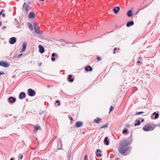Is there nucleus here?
Returning a JSON list of instances; mask_svg holds the SVG:
<instances>
[{"mask_svg":"<svg viewBox=\"0 0 160 160\" xmlns=\"http://www.w3.org/2000/svg\"><path fill=\"white\" fill-rule=\"evenodd\" d=\"M131 143V141L129 142L126 140L121 141L120 142L119 147L118 148L119 152L121 154H125V155L128 154L131 150V147L128 146Z\"/></svg>","mask_w":160,"mask_h":160,"instance_id":"obj_1","label":"nucleus"},{"mask_svg":"<svg viewBox=\"0 0 160 160\" xmlns=\"http://www.w3.org/2000/svg\"><path fill=\"white\" fill-rule=\"evenodd\" d=\"M155 127H152L149 124H147L143 128V130L145 131H152L154 129Z\"/></svg>","mask_w":160,"mask_h":160,"instance_id":"obj_2","label":"nucleus"},{"mask_svg":"<svg viewBox=\"0 0 160 160\" xmlns=\"http://www.w3.org/2000/svg\"><path fill=\"white\" fill-rule=\"evenodd\" d=\"M27 94L30 96L33 97L36 95V92L32 89L29 88L28 90Z\"/></svg>","mask_w":160,"mask_h":160,"instance_id":"obj_3","label":"nucleus"},{"mask_svg":"<svg viewBox=\"0 0 160 160\" xmlns=\"http://www.w3.org/2000/svg\"><path fill=\"white\" fill-rule=\"evenodd\" d=\"M0 65L4 67H8L10 65V64L4 61H1L0 62Z\"/></svg>","mask_w":160,"mask_h":160,"instance_id":"obj_4","label":"nucleus"},{"mask_svg":"<svg viewBox=\"0 0 160 160\" xmlns=\"http://www.w3.org/2000/svg\"><path fill=\"white\" fill-rule=\"evenodd\" d=\"M16 41V38L15 37H12L10 38L9 40V42L11 44H13L15 43Z\"/></svg>","mask_w":160,"mask_h":160,"instance_id":"obj_5","label":"nucleus"},{"mask_svg":"<svg viewBox=\"0 0 160 160\" xmlns=\"http://www.w3.org/2000/svg\"><path fill=\"white\" fill-rule=\"evenodd\" d=\"M39 50V52L41 53H42L44 52L45 50L44 48L41 45H39L38 46Z\"/></svg>","mask_w":160,"mask_h":160,"instance_id":"obj_6","label":"nucleus"},{"mask_svg":"<svg viewBox=\"0 0 160 160\" xmlns=\"http://www.w3.org/2000/svg\"><path fill=\"white\" fill-rule=\"evenodd\" d=\"M26 3L24 2V4L23 5L22 9L24 10L26 12H28V5H26Z\"/></svg>","mask_w":160,"mask_h":160,"instance_id":"obj_7","label":"nucleus"},{"mask_svg":"<svg viewBox=\"0 0 160 160\" xmlns=\"http://www.w3.org/2000/svg\"><path fill=\"white\" fill-rule=\"evenodd\" d=\"M26 96V93L23 92H22L20 93L19 95V98L20 99H22L25 98Z\"/></svg>","mask_w":160,"mask_h":160,"instance_id":"obj_8","label":"nucleus"},{"mask_svg":"<svg viewBox=\"0 0 160 160\" xmlns=\"http://www.w3.org/2000/svg\"><path fill=\"white\" fill-rule=\"evenodd\" d=\"M16 101V98L12 96L9 97L8 98V101L11 103L15 102Z\"/></svg>","mask_w":160,"mask_h":160,"instance_id":"obj_9","label":"nucleus"},{"mask_svg":"<svg viewBox=\"0 0 160 160\" xmlns=\"http://www.w3.org/2000/svg\"><path fill=\"white\" fill-rule=\"evenodd\" d=\"M27 45V43L26 42H24L23 43L22 48L21 50V51H20L21 52H23L25 51Z\"/></svg>","mask_w":160,"mask_h":160,"instance_id":"obj_10","label":"nucleus"},{"mask_svg":"<svg viewBox=\"0 0 160 160\" xmlns=\"http://www.w3.org/2000/svg\"><path fill=\"white\" fill-rule=\"evenodd\" d=\"M120 9V8L119 7L117 6L115 7L113 9V10L114 12V13L115 14H117Z\"/></svg>","mask_w":160,"mask_h":160,"instance_id":"obj_11","label":"nucleus"},{"mask_svg":"<svg viewBox=\"0 0 160 160\" xmlns=\"http://www.w3.org/2000/svg\"><path fill=\"white\" fill-rule=\"evenodd\" d=\"M83 122L81 121L77 122L76 123V126L77 127L79 128L82 126Z\"/></svg>","mask_w":160,"mask_h":160,"instance_id":"obj_12","label":"nucleus"},{"mask_svg":"<svg viewBox=\"0 0 160 160\" xmlns=\"http://www.w3.org/2000/svg\"><path fill=\"white\" fill-rule=\"evenodd\" d=\"M102 119L99 118L97 117L93 120L94 122L95 123L98 124L101 121Z\"/></svg>","mask_w":160,"mask_h":160,"instance_id":"obj_13","label":"nucleus"},{"mask_svg":"<svg viewBox=\"0 0 160 160\" xmlns=\"http://www.w3.org/2000/svg\"><path fill=\"white\" fill-rule=\"evenodd\" d=\"M101 152V151L99 149H98L97 150L96 152V156L98 157H100L102 156V155L101 153L99 152Z\"/></svg>","mask_w":160,"mask_h":160,"instance_id":"obj_14","label":"nucleus"},{"mask_svg":"<svg viewBox=\"0 0 160 160\" xmlns=\"http://www.w3.org/2000/svg\"><path fill=\"white\" fill-rule=\"evenodd\" d=\"M28 17L29 18H35L34 13L33 12H30Z\"/></svg>","mask_w":160,"mask_h":160,"instance_id":"obj_15","label":"nucleus"},{"mask_svg":"<svg viewBox=\"0 0 160 160\" xmlns=\"http://www.w3.org/2000/svg\"><path fill=\"white\" fill-rule=\"evenodd\" d=\"M134 24V22L132 20L130 22H128L126 24L127 27H129L133 25Z\"/></svg>","mask_w":160,"mask_h":160,"instance_id":"obj_16","label":"nucleus"},{"mask_svg":"<svg viewBox=\"0 0 160 160\" xmlns=\"http://www.w3.org/2000/svg\"><path fill=\"white\" fill-rule=\"evenodd\" d=\"M85 70L87 71H92V68L90 66H88L87 67L85 68Z\"/></svg>","mask_w":160,"mask_h":160,"instance_id":"obj_17","label":"nucleus"},{"mask_svg":"<svg viewBox=\"0 0 160 160\" xmlns=\"http://www.w3.org/2000/svg\"><path fill=\"white\" fill-rule=\"evenodd\" d=\"M104 142L106 145H108L109 144V141L108 140V138L107 137H106L105 138Z\"/></svg>","mask_w":160,"mask_h":160,"instance_id":"obj_18","label":"nucleus"},{"mask_svg":"<svg viewBox=\"0 0 160 160\" xmlns=\"http://www.w3.org/2000/svg\"><path fill=\"white\" fill-rule=\"evenodd\" d=\"M127 14L128 17H131L133 15V13L131 10H129L127 12Z\"/></svg>","mask_w":160,"mask_h":160,"instance_id":"obj_19","label":"nucleus"},{"mask_svg":"<svg viewBox=\"0 0 160 160\" xmlns=\"http://www.w3.org/2000/svg\"><path fill=\"white\" fill-rule=\"evenodd\" d=\"M153 115H155L154 119H157L159 117V114L158 113H156V112H154L152 113Z\"/></svg>","mask_w":160,"mask_h":160,"instance_id":"obj_20","label":"nucleus"},{"mask_svg":"<svg viewBox=\"0 0 160 160\" xmlns=\"http://www.w3.org/2000/svg\"><path fill=\"white\" fill-rule=\"evenodd\" d=\"M72 76L71 75H68V79L70 82H72L73 81V79L72 78Z\"/></svg>","mask_w":160,"mask_h":160,"instance_id":"obj_21","label":"nucleus"},{"mask_svg":"<svg viewBox=\"0 0 160 160\" xmlns=\"http://www.w3.org/2000/svg\"><path fill=\"white\" fill-rule=\"evenodd\" d=\"M35 31L36 33L40 35L42 34V32L41 31H40L38 28L37 30H35Z\"/></svg>","mask_w":160,"mask_h":160,"instance_id":"obj_22","label":"nucleus"},{"mask_svg":"<svg viewBox=\"0 0 160 160\" xmlns=\"http://www.w3.org/2000/svg\"><path fill=\"white\" fill-rule=\"evenodd\" d=\"M28 25L29 26V28L31 30H32V31L33 30V26H32V25L30 23H29V22H28Z\"/></svg>","mask_w":160,"mask_h":160,"instance_id":"obj_23","label":"nucleus"},{"mask_svg":"<svg viewBox=\"0 0 160 160\" xmlns=\"http://www.w3.org/2000/svg\"><path fill=\"white\" fill-rule=\"evenodd\" d=\"M136 122H137L134 124L135 126L138 125L141 123V122L139 120H136Z\"/></svg>","mask_w":160,"mask_h":160,"instance_id":"obj_24","label":"nucleus"},{"mask_svg":"<svg viewBox=\"0 0 160 160\" xmlns=\"http://www.w3.org/2000/svg\"><path fill=\"white\" fill-rule=\"evenodd\" d=\"M40 128L39 126H36L35 127V131L34 132H36L39 129H40Z\"/></svg>","mask_w":160,"mask_h":160,"instance_id":"obj_25","label":"nucleus"},{"mask_svg":"<svg viewBox=\"0 0 160 160\" xmlns=\"http://www.w3.org/2000/svg\"><path fill=\"white\" fill-rule=\"evenodd\" d=\"M33 26L35 30L38 28V25L37 24H34Z\"/></svg>","mask_w":160,"mask_h":160,"instance_id":"obj_26","label":"nucleus"},{"mask_svg":"<svg viewBox=\"0 0 160 160\" xmlns=\"http://www.w3.org/2000/svg\"><path fill=\"white\" fill-rule=\"evenodd\" d=\"M23 155L22 154H19V155H18V159L19 160H21L22 159V158H23Z\"/></svg>","mask_w":160,"mask_h":160,"instance_id":"obj_27","label":"nucleus"},{"mask_svg":"<svg viewBox=\"0 0 160 160\" xmlns=\"http://www.w3.org/2000/svg\"><path fill=\"white\" fill-rule=\"evenodd\" d=\"M144 112H137L135 114V115H139L140 114H142L144 113Z\"/></svg>","mask_w":160,"mask_h":160,"instance_id":"obj_28","label":"nucleus"},{"mask_svg":"<svg viewBox=\"0 0 160 160\" xmlns=\"http://www.w3.org/2000/svg\"><path fill=\"white\" fill-rule=\"evenodd\" d=\"M108 124L107 123L106 124L104 125L102 127H101V128H106L108 127Z\"/></svg>","mask_w":160,"mask_h":160,"instance_id":"obj_29","label":"nucleus"},{"mask_svg":"<svg viewBox=\"0 0 160 160\" xmlns=\"http://www.w3.org/2000/svg\"><path fill=\"white\" fill-rule=\"evenodd\" d=\"M113 109H114V108H113V107H112V106H111V107H110V111H109V113H110V112H111L113 110Z\"/></svg>","mask_w":160,"mask_h":160,"instance_id":"obj_30","label":"nucleus"},{"mask_svg":"<svg viewBox=\"0 0 160 160\" xmlns=\"http://www.w3.org/2000/svg\"><path fill=\"white\" fill-rule=\"evenodd\" d=\"M127 131H128V129H124L123 130V132H122V133L125 134V133H126L127 132Z\"/></svg>","mask_w":160,"mask_h":160,"instance_id":"obj_31","label":"nucleus"},{"mask_svg":"<svg viewBox=\"0 0 160 160\" xmlns=\"http://www.w3.org/2000/svg\"><path fill=\"white\" fill-rule=\"evenodd\" d=\"M56 103H58V106L60 105V101L59 100H57L56 101Z\"/></svg>","mask_w":160,"mask_h":160,"instance_id":"obj_32","label":"nucleus"},{"mask_svg":"<svg viewBox=\"0 0 160 160\" xmlns=\"http://www.w3.org/2000/svg\"><path fill=\"white\" fill-rule=\"evenodd\" d=\"M22 55V53H21V54H20L19 55H18V58H20V57H21Z\"/></svg>","mask_w":160,"mask_h":160,"instance_id":"obj_33","label":"nucleus"},{"mask_svg":"<svg viewBox=\"0 0 160 160\" xmlns=\"http://www.w3.org/2000/svg\"><path fill=\"white\" fill-rule=\"evenodd\" d=\"M84 160H88V158L86 155L84 157Z\"/></svg>","mask_w":160,"mask_h":160,"instance_id":"obj_34","label":"nucleus"},{"mask_svg":"<svg viewBox=\"0 0 160 160\" xmlns=\"http://www.w3.org/2000/svg\"><path fill=\"white\" fill-rule=\"evenodd\" d=\"M56 56V53H53L52 54V57H54Z\"/></svg>","mask_w":160,"mask_h":160,"instance_id":"obj_35","label":"nucleus"},{"mask_svg":"<svg viewBox=\"0 0 160 160\" xmlns=\"http://www.w3.org/2000/svg\"><path fill=\"white\" fill-rule=\"evenodd\" d=\"M51 59L52 61H54L55 60V58L54 57H52L51 58Z\"/></svg>","mask_w":160,"mask_h":160,"instance_id":"obj_36","label":"nucleus"},{"mask_svg":"<svg viewBox=\"0 0 160 160\" xmlns=\"http://www.w3.org/2000/svg\"><path fill=\"white\" fill-rule=\"evenodd\" d=\"M97 59L98 61L101 60L100 57H97Z\"/></svg>","mask_w":160,"mask_h":160,"instance_id":"obj_37","label":"nucleus"},{"mask_svg":"<svg viewBox=\"0 0 160 160\" xmlns=\"http://www.w3.org/2000/svg\"><path fill=\"white\" fill-rule=\"evenodd\" d=\"M117 50V48H114V51H113V53L114 54H115V51Z\"/></svg>","mask_w":160,"mask_h":160,"instance_id":"obj_38","label":"nucleus"},{"mask_svg":"<svg viewBox=\"0 0 160 160\" xmlns=\"http://www.w3.org/2000/svg\"><path fill=\"white\" fill-rule=\"evenodd\" d=\"M3 11H4V10L3 9H2V11L0 12V15H1L2 14Z\"/></svg>","mask_w":160,"mask_h":160,"instance_id":"obj_39","label":"nucleus"},{"mask_svg":"<svg viewBox=\"0 0 160 160\" xmlns=\"http://www.w3.org/2000/svg\"><path fill=\"white\" fill-rule=\"evenodd\" d=\"M6 28V26H3V27H2V29H5V28Z\"/></svg>","mask_w":160,"mask_h":160,"instance_id":"obj_40","label":"nucleus"},{"mask_svg":"<svg viewBox=\"0 0 160 160\" xmlns=\"http://www.w3.org/2000/svg\"><path fill=\"white\" fill-rule=\"evenodd\" d=\"M144 8H142V9H140V8L139 9H138V12H139V11H140V10H142V9H143Z\"/></svg>","mask_w":160,"mask_h":160,"instance_id":"obj_41","label":"nucleus"},{"mask_svg":"<svg viewBox=\"0 0 160 160\" xmlns=\"http://www.w3.org/2000/svg\"><path fill=\"white\" fill-rule=\"evenodd\" d=\"M69 118V119H70V120L71 121L72 120V117H70Z\"/></svg>","mask_w":160,"mask_h":160,"instance_id":"obj_42","label":"nucleus"},{"mask_svg":"<svg viewBox=\"0 0 160 160\" xmlns=\"http://www.w3.org/2000/svg\"><path fill=\"white\" fill-rule=\"evenodd\" d=\"M126 127L127 128H129L130 127V126L129 124L127 125Z\"/></svg>","mask_w":160,"mask_h":160,"instance_id":"obj_43","label":"nucleus"},{"mask_svg":"<svg viewBox=\"0 0 160 160\" xmlns=\"http://www.w3.org/2000/svg\"><path fill=\"white\" fill-rule=\"evenodd\" d=\"M4 73L2 72H0V75L3 74Z\"/></svg>","mask_w":160,"mask_h":160,"instance_id":"obj_44","label":"nucleus"},{"mask_svg":"<svg viewBox=\"0 0 160 160\" xmlns=\"http://www.w3.org/2000/svg\"><path fill=\"white\" fill-rule=\"evenodd\" d=\"M2 16L3 17H5V15L4 13H3V14H2Z\"/></svg>","mask_w":160,"mask_h":160,"instance_id":"obj_45","label":"nucleus"},{"mask_svg":"<svg viewBox=\"0 0 160 160\" xmlns=\"http://www.w3.org/2000/svg\"><path fill=\"white\" fill-rule=\"evenodd\" d=\"M2 22L0 21V27L2 25Z\"/></svg>","mask_w":160,"mask_h":160,"instance_id":"obj_46","label":"nucleus"},{"mask_svg":"<svg viewBox=\"0 0 160 160\" xmlns=\"http://www.w3.org/2000/svg\"><path fill=\"white\" fill-rule=\"evenodd\" d=\"M41 64H42V63H40L39 64V67H40V66H41Z\"/></svg>","mask_w":160,"mask_h":160,"instance_id":"obj_47","label":"nucleus"},{"mask_svg":"<svg viewBox=\"0 0 160 160\" xmlns=\"http://www.w3.org/2000/svg\"><path fill=\"white\" fill-rule=\"evenodd\" d=\"M144 119H142L141 120V122H144Z\"/></svg>","mask_w":160,"mask_h":160,"instance_id":"obj_48","label":"nucleus"},{"mask_svg":"<svg viewBox=\"0 0 160 160\" xmlns=\"http://www.w3.org/2000/svg\"><path fill=\"white\" fill-rule=\"evenodd\" d=\"M137 63H140V61H138L137 62Z\"/></svg>","mask_w":160,"mask_h":160,"instance_id":"obj_49","label":"nucleus"},{"mask_svg":"<svg viewBox=\"0 0 160 160\" xmlns=\"http://www.w3.org/2000/svg\"><path fill=\"white\" fill-rule=\"evenodd\" d=\"M10 160H13V159L12 158L10 159Z\"/></svg>","mask_w":160,"mask_h":160,"instance_id":"obj_50","label":"nucleus"},{"mask_svg":"<svg viewBox=\"0 0 160 160\" xmlns=\"http://www.w3.org/2000/svg\"><path fill=\"white\" fill-rule=\"evenodd\" d=\"M141 58H142L141 57H139V59H141Z\"/></svg>","mask_w":160,"mask_h":160,"instance_id":"obj_51","label":"nucleus"},{"mask_svg":"<svg viewBox=\"0 0 160 160\" xmlns=\"http://www.w3.org/2000/svg\"><path fill=\"white\" fill-rule=\"evenodd\" d=\"M15 21H16V20H17V19H15Z\"/></svg>","mask_w":160,"mask_h":160,"instance_id":"obj_52","label":"nucleus"},{"mask_svg":"<svg viewBox=\"0 0 160 160\" xmlns=\"http://www.w3.org/2000/svg\"><path fill=\"white\" fill-rule=\"evenodd\" d=\"M72 47H73V45H72ZM69 47H72V46H69Z\"/></svg>","mask_w":160,"mask_h":160,"instance_id":"obj_53","label":"nucleus"},{"mask_svg":"<svg viewBox=\"0 0 160 160\" xmlns=\"http://www.w3.org/2000/svg\"><path fill=\"white\" fill-rule=\"evenodd\" d=\"M40 1H43L44 0H40Z\"/></svg>","mask_w":160,"mask_h":160,"instance_id":"obj_54","label":"nucleus"},{"mask_svg":"<svg viewBox=\"0 0 160 160\" xmlns=\"http://www.w3.org/2000/svg\"><path fill=\"white\" fill-rule=\"evenodd\" d=\"M117 159H116V160H119L118 159V158H117Z\"/></svg>","mask_w":160,"mask_h":160,"instance_id":"obj_55","label":"nucleus"}]
</instances>
